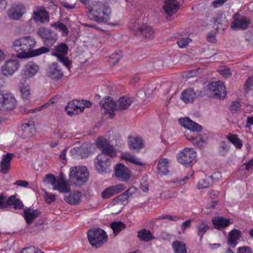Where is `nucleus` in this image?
<instances>
[{
  "mask_svg": "<svg viewBox=\"0 0 253 253\" xmlns=\"http://www.w3.org/2000/svg\"><path fill=\"white\" fill-rule=\"evenodd\" d=\"M13 206L15 209L21 210L23 208L24 205L21 200L16 199L15 196H11L8 198L3 194H0V208L5 209L8 206Z\"/></svg>",
  "mask_w": 253,
  "mask_h": 253,
  "instance_id": "nucleus-9",
  "label": "nucleus"
},
{
  "mask_svg": "<svg viewBox=\"0 0 253 253\" xmlns=\"http://www.w3.org/2000/svg\"><path fill=\"white\" fill-rule=\"evenodd\" d=\"M88 176L89 173L85 167L76 166L70 169V181L76 185L83 184L87 180Z\"/></svg>",
  "mask_w": 253,
  "mask_h": 253,
  "instance_id": "nucleus-4",
  "label": "nucleus"
},
{
  "mask_svg": "<svg viewBox=\"0 0 253 253\" xmlns=\"http://www.w3.org/2000/svg\"><path fill=\"white\" fill-rule=\"evenodd\" d=\"M87 17L98 23H106L110 19L111 10L107 3L94 1L86 7Z\"/></svg>",
  "mask_w": 253,
  "mask_h": 253,
  "instance_id": "nucleus-2",
  "label": "nucleus"
},
{
  "mask_svg": "<svg viewBox=\"0 0 253 253\" xmlns=\"http://www.w3.org/2000/svg\"><path fill=\"white\" fill-rule=\"evenodd\" d=\"M24 213L25 219L28 224H31L39 214V212L37 210L32 209L25 210Z\"/></svg>",
  "mask_w": 253,
  "mask_h": 253,
  "instance_id": "nucleus-34",
  "label": "nucleus"
},
{
  "mask_svg": "<svg viewBox=\"0 0 253 253\" xmlns=\"http://www.w3.org/2000/svg\"><path fill=\"white\" fill-rule=\"evenodd\" d=\"M44 199L47 203L51 204L55 200V196L54 194H50L48 192H45Z\"/></svg>",
  "mask_w": 253,
  "mask_h": 253,
  "instance_id": "nucleus-56",
  "label": "nucleus"
},
{
  "mask_svg": "<svg viewBox=\"0 0 253 253\" xmlns=\"http://www.w3.org/2000/svg\"><path fill=\"white\" fill-rule=\"evenodd\" d=\"M253 88V80H246L244 85V89L246 92L252 90Z\"/></svg>",
  "mask_w": 253,
  "mask_h": 253,
  "instance_id": "nucleus-58",
  "label": "nucleus"
},
{
  "mask_svg": "<svg viewBox=\"0 0 253 253\" xmlns=\"http://www.w3.org/2000/svg\"><path fill=\"white\" fill-rule=\"evenodd\" d=\"M227 0H215L212 2V5L214 7L217 8L222 6L225 3Z\"/></svg>",
  "mask_w": 253,
  "mask_h": 253,
  "instance_id": "nucleus-63",
  "label": "nucleus"
},
{
  "mask_svg": "<svg viewBox=\"0 0 253 253\" xmlns=\"http://www.w3.org/2000/svg\"><path fill=\"white\" fill-rule=\"evenodd\" d=\"M136 22V20H132L129 23V27L135 31V36L149 39L154 38L155 32L151 27L143 25L137 27Z\"/></svg>",
  "mask_w": 253,
  "mask_h": 253,
  "instance_id": "nucleus-6",
  "label": "nucleus"
},
{
  "mask_svg": "<svg viewBox=\"0 0 253 253\" xmlns=\"http://www.w3.org/2000/svg\"><path fill=\"white\" fill-rule=\"evenodd\" d=\"M82 194L80 192L70 193L68 196H65L64 200L72 205H78L81 201Z\"/></svg>",
  "mask_w": 253,
  "mask_h": 253,
  "instance_id": "nucleus-31",
  "label": "nucleus"
},
{
  "mask_svg": "<svg viewBox=\"0 0 253 253\" xmlns=\"http://www.w3.org/2000/svg\"><path fill=\"white\" fill-rule=\"evenodd\" d=\"M199 69L183 72L181 73V77L183 79H189L195 77L199 75Z\"/></svg>",
  "mask_w": 253,
  "mask_h": 253,
  "instance_id": "nucleus-49",
  "label": "nucleus"
},
{
  "mask_svg": "<svg viewBox=\"0 0 253 253\" xmlns=\"http://www.w3.org/2000/svg\"><path fill=\"white\" fill-rule=\"evenodd\" d=\"M25 12V7L20 2L14 3L12 4V9L8 12L9 17L13 20L20 19Z\"/></svg>",
  "mask_w": 253,
  "mask_h": 253,
  "instance_id": "nucleus-17",
  "label": "nucleus"
},
{
  "mask_svg": "<svg viewBox=\"0 0 253 253\" xmlns=\"http://www.w3.org/2000/svg\"><path fill=\"white\" fill-rule=\"evenodd\" d=\"M220 174L219 173H214L212 175L206 177L205 178L199 180L197 188L198 189H204L209 187L212 184V181L214 177H220Z\"/></svg>",
  "mask_w": 253,
  "mask_h": 253,
  "instance_id": "nucleus-30",
  "label": "nucleus"
},
{
  "mask_svg": "<svg viewBox=\"0 0 253 253\" xmlns=\"http://www.w3.org/2000/svg\"><path fill=\"white\" fill-rule=\"evenodd\" d=\"M70 153L74 156H80L82 158L85 157L87 155V150L83 147L73 148L70 150Z\"/></svg>",
  "mask_w": 253,
  "mask_h": 253,
  "instance_id": "nucleus-44",
  "label": "nucleus"
},
{
  "mask_svg": "<svg viewBox=\"0 0 253 253\" xmlns=\"http://www.w3.org/2000/svg\"><path fill=\"white\" fill-rule=\"evenodd\" d=\"M209 229L208 224L206 221L200 222L197 226V235L202 239L204 234Z\"/></svg>",
  "mask_w": 253,
  "mask_h": 253,
  "instance_id": "nucleus-42",
  "label": "nucleus"
},
{
  "mask_svg": "<svg viewBox=\"0 0 253 253\" xmlns=\"http://www.w3.org/2000/svg\"><path fill=\"white\" fill-rule=\"evenodd\" d=\"M23 43V37H21L14 41L12 49L17 53V54H24Z\"/></svg>",
  "mask_w": 253,
  "mask_h": 253,
  "instance_id": "nucleus-39",
  "label": "nucleus"
},
{
  "mask_svg": "<svg viewBox=\"0 0 253 253\" xmlns=\"http://www.w3.org/2000/svg\"><path fill=\"white\" fill-rule=\"evenodd\" d=\"M115 194H118L125 190L126 186L123 184H118L112 186Z\"/></svg>",
  "mask_w": 253,
  "mask_h": 253,
  "instance_id": "nucleus-57",
  "label": "nucleus"
},
{
  "mask_svg": "<svg viewBox=\"0 0 253 253\" xmlns=\"http://www.w3.org/2000/svg\"><path fill=\"white\" fill-rule=\"evenodd\" d=\"M87 235L90 244L96 248L101 247L108 239L106 232L100 228H92L89 230Z\"/></svg>",
  "mask_w": 253,
  "mask_h": 253,
  "instance_id": "nucleus-5",
  "label": "nucleus"
},
{
  "mask_svg": "<svg viewBox=\"0 0 253 253\" xmlns=\"http://www.w3.org/2000/svg\"><path fill=\"white\" fill-rule=\"evenodd\" d=\"M49 51V49L45 46H42L38 49H33L32 50V54L30 55V57H32L36 56H38L41 54L45 53Z\"/></svg>",
  "mask_w": 253,
  "mask_h": 253,
  "instance_id": "nucleus-51",
  "label": "nucleus"
},
{
  "mask_svg": "<svg viewBox=\"0 0 253 253\" xmlns=\"http://www.w3.org/2000/svg\"><path fill=\"white\" fill-rule=\"evenodd\" d=\"M128 144L131 150H139L144 147L142 139L137 136H129L128 138Z\"/></svg>",
  "mask_w": 253,
  "mask_h": 253,
  "instance_id": "nucleus-25",
  "label": "nucleus"
},
{
  "mask_svg": "<svg viewBox=\"0 0 253 253\" xmlns=\"http://www.w3.org/2000/svg\"><path fill=\"white\" fill-rule=\"evenodd\" d=\"M196 97V94L192 88H188L183 90L180 98L185 103H192Z\"/></svg>",
  "mask_w": 253,
  "mask_h": 253,
  "instance_id": "nucleus-26",
  "label": "nucleus"
},
{
  "mask_svg": "<svg viewBox=\"0 0 253 253\" xmlns=\"http://www.w3.org/2000/svg\"><path fill=\"white\" fill-rule=\"evenodd\" d=\"M192 41L189 38H181L177 41L176 43L180 48H184Z\"/></svg>",
  "mask_w": 253,
  "mask_h": 253,
  "instance_id": "nucleus-53",
  "label": "nucleus"
},
{
  "mask_svg": "<svg viewBox=\"0 0 253 253\" xmlns=\"http://www.w3.org/2000/svg\"><path fill=\"white\" fill-rule=\"evenodd\" d=\"M136 191V188L134 186H131L124 193L127 196V197L129 198Z\"/></svg>",
  "mask_w": 253,
  "mask_h": 253,
  "instance_id": "nucleus-61",
  "label": "nucleus"
},
{
  "mask_svg": "<svg viewBox=\"0 0 253 253\" xmlns=\"http://www.w3.org/2000/svg\"><path fill=\"white\" fill-rule=\"evenodd\" d=\"M230 146V145L229 142L222 141L218 146V154L221 156H226L229 151Z\"/></svg>",
  "mask_w": 253,
  "mask_h": 253,
  "instance_id": "nucleus-41",
  "label": "nucleus"
},
{
  "mask_svg": "<svg viewBox=\"0 0 253 253\" xmlns=\"http://www.w3.org/2000/svg\"><path fill=\"white\" fill-rule=\"evenodd\" d=\"M132 99L130 97L124 96L121 97L118 101L117 109L124 110L126 109L131 104Z\"/></svg>",
  "mask_w": 253,
  "mask_h": 253,
  "instance_id": "nucleus-35",
  "label": "nucleus"
},
{
  "mask_svg": "<svg viewBox=\"0 0 253 253\" xmlns=\"http://www.w3.org/2000/svg\"><path fill=\"white\" fill-rule=\"evenodd\" d=\"M110 226L115 235L126 228V225L121 221L113 222L111 223Z\"/></svg>",
  "mask_w": 253,
  "mask_h": 253,
  "instance_id": "nucleus-47",
  "label": "nucleus"
},
{
  "mask_svg": "<svg viewBox=\"0 0 253 253\" xmlns=\"http://www.w3.org/2000/svg\"><path fill=\"white\" fill-rule=\"evenodd\" d=\"M34 19L35 21H39L41 23L48 22L49 17L47 12L44 9H40L34 13Z\"/></svg>",
  "mask_w": 253,
  "mask_h": 253,
  "instance_id": "nucleus-33",
  "label": "nucleus"
},
{
  "mask_svg": "<svg viewBox=\"0 0 253 253\" xmlns=\"http://www.w3.org/2000/svg\"><path fill=\"white\" fill-rule=\"evenodd\" d=\"M237 253H253V252L249 247H241L238 248Z\"/></svg>",
  "mask_w": 253,
  "mask_h": 253,
  "instance_id": "nucleus-59",
  "label": "nucleus"
},
{
  "mask_svg": "<svg viewBox=\"0 0 253 253\" xmlns=\"http://www.w3.org/2000/svg\"><path fill=\"white\" fill-rule=\"evenodd\" d=\"M49 77L52 79H60L63 78V74L58 69L56 64H53L49 69Z\"/></svg>",
  "mask_w": 253,
  "mask_h": 253,
  "instance_id": "nucleus-36",
  "label": "nucleus"
},
{
  "mask_svg": "<svg viewBox=\"0 0 253 253\" xmlns=\"http://www.w3.org/2000/svg\"><path fill=\"white\" fill-rule=\"evenodd\" d=\"M51 54L52 56H55L57 58L58 60L62 63L65 66H66L68 69H69L72 65V62L66 56H62L59 55L56 52H52Z\"/></svg>",
  "mask_w": 253,
  "mask_h": 253,
  "instance_id": "nucleus-46",
  "label": "nucleus"
},
{
  "mask_svg": "<svg viewBox=\"0 0 253 253\" xmlns=\"http://www.w3.org/2000/svg\"><path fill=\"white\" fill-rule=\"evenodd\" d=\"M121 158L126 162L136 165L139 166H143L145 164L141 162L140 159L131 155L129 152H123L121 154Z\"/></svg>",
  "mask_w": 253,
  "mask_h": 253,
  "instance_id": "nucleus-27",
  "label": "nucleus"
},
{
  "mask_svg": "<svg viewBox=\"0 0 253 253\" xmlns=\"http://www.w3.org/2000/svg\"><path fill=\"white\" fill-rule=\"evenodd\" d=\"M23 37L24 54H16V56L18 58L30 57V55L32 54L33 49L36 44V41L32 37L26 36Z\"/></svg>",
  "mask_w": 253,
  "mask_h": 253,
  "instance_id": "nucleus-13",
  "label": "nucleus"
},
{
  "mask_svg": "<svg viewBox=\"0 0 253 253\" xmlns=\"http://www.w3.org/2000/svg\"><path fill=\"white\" fill-rule=\"evenodd\" d=\"M170 161L167 158H161L158 163V172L162 174H166L169 171L168 168L169 166Z\"/></svg>",
  "mask_w": 253,
  "mask_h": 253,
  "instance_id": "nucleus-32",
  "label": "nucleus"
},
{
  "mask_svg": "<svg viewBox=\"0 0 253 253\" xmlns=\"http://www.w3.org/2000/svg\"><path fill=\"white\" fill-rule=\"evenodd\" d=\"M172 248L174 253H187L185 244L179 241L173 242Z\"/></svg>",
  "mask_w": 253,
  "mask_h": 253,
  "instance_id": "nucleus-43",
  "label": "nucleus"
},
{
  "mask_svg": "<svg viewBox=\"0 0 253 253\" xmlns=\"http://www.w3.org/2000/svg\"><path fill=\"white\" fill-rule=\"evenodd\" d=\"M212 223L214 228L218 230L224 229L230 224L229 219L220 216L214 217L212 219Z\"/></svg>",
  "mask_w": 253,
  "mask_h": 253,
  "instance_id": "nucleus-24",
  "label": "nucleus"
},
{
  "mask_svg": "<svg viewBox=\"0 0 253 253\" xmlns=\"http://www.w3.org/2000/svg\"><path fill=\"white\" fill-rule=\"evenodd\" d=\"M166 18L168 20L173 15L179 8V4L177 0H165L163 6Z\"/></svg>",
  "mask_w": 253,
  "mask_h": 253,
  "instance_id": "nucleus-14",
  "label": "nucleus"
},
{
  "mask_svg": "<svg viewBox=\"0 0 253 253\" xmlns=\"http://www.w3.org/2000/svg\"><path fill=\"white\" fill-rule=\"evenodd\" d=\"M81 103H83V102H80L78 100L70 101L65 107L67 114L72 116L83 112L84 108L81 106Z\"/></svg>",
  "mask_w": 253,
  "mask_h": 253,
  "instance_id": "nucleus-19",
  "label": "nucleus"
},
{
  "mask_svg": "<svg viewBox=\"0 0 253 253\" xmlns=\"http://www.w3.org/2000/svg\"><path fill=\"white\" fill-rule=\"evenodd\" d=\"M19 61L17 59L7 60L1 67V72L5 76H11L19 68Z\"/></svg>",
  "mask_w": 253,
  "mask_h": 253,
  "instance_id": "nucleus-15",
  "label": "nucleus"
},
{
  "mask_svg": "<svg viewBox=\"0 0 253 253\" xmlns=\"http://www.w3.org/2000/svg\"><path fill=\"white\" fill-rule=\"evenodd\" d=\"M38 34L42 40L44 44L48 47L52 46L57 40L55 32L45 28H40Z\"/></svg>",
  "mask_w": 253,
  "mask_h": 253,
  "instance_id": "nucleus-10",
  "label": "nucleus"
},
{
  "mask_svg": "<svg viewBox=\"0 0 253 253\" xmlns=\"http://www.w3.org/2000/svg\"><path fill=\"white\" fill-rule=\"evenodd\" d=\"M226 137L236 149H240L242 147V141L236 134H228Z\"/></svg>",
  "mask_w": 253,
  "mask_h": 253,
  "instance_id": "nucleus-40",
  "label": "nucleus"
},
{
  "mask_svg": "<svg viewBox=\"0 0 253 253\" xmlns=\"http://www.w3.org/2000/svg\"><path fill=\"white\" fill-rule=\"evenodd\" d=\"M100 105L103 113L109 115L112 119L115 115V111L117 109L115 102L111 97H106L100 101Z\"/></svg>",
  "mask_w": 253,
  "mask_h": 253,
  "instance_id": "nucleus-12",
  "label": "nucleus"
},
{
  "mask_svg": "<svg viewBox=\"0 0 253 253\" xmlns=\"http://www.w3.org/2000/svg\"><path fill=\"white\" fill-rule=\"evenodd\" d=\"M39 70V67L37 64L33 62H29L23 67L21 74L26 78H30L33 77Z\"/></svg>",
  "mask_w": 253,
  "mask_h": 253,
  "instance_id": "nucleus-18",
  "label": "nucleus"
},
{
  "mask_svg": "<svg viewBox=\"0 0 253 253\" xmlns=\"http://www.w3.org/2000/svg\"><path fill=\"white\" fill-rule=\"evenodd\" d=\"M218 72L220 75L225 78H229L230 76L231 75L230 69L227 67H225L223 69L219 70Z\"/></svg>",
  "mask_w": 253,
  "mask_h": 253,
  "instance_id": "nucleus-54",
  "label": "nucleus"
},
{
  "mask_svg": "<svg viewBox=\"0 0 253 253\" xmlns=\"http://www.w3.org/2000/svg\"><path fill=\"white\" fill-rule=\"evenodd\" d=\"M14 185H16L21 187H26L28 185V182L25 180H18L16 181Z\"/></svg>",
  "mask_w": 253,
  "mask_h": 253,
  "instance_id": "nucleus-64",
  "label": "nucleus"
},
{
  "mask_svg": "<svg viewBox=\"0 0 253 253\" xmlns=\"http://www.w3.org/2000/svg\"><path fill=\"white\" fill-rule=\"evenodd\" d=\"M177 161L185 167H189L196 162V152L193 148H185L176 156Z\"/></svg>",
  "mask_w": 253,
  "mask_h": 253,
  "instance_id": "nucleus-7",
  "label": "nucleus"
},
{
  "mask_svg": "<svg viewBox=\"0 0 253 253\" xmlns=\"http://www.w3.org/2000/svg\"><path fill=\"white\" fill-rule=\"evenodd\" d=\"M14 156V154L7 153L2 156L0 162V172L2 174H7L10 170L11 161Z\"/></svg>",
  "mask_w": 253,
  "mask_h": 253,
  "instance_id": "nucleus-20",
  "label": "nucleus"
},
{
  "mask_svg": "<svg viewBox=\"0 0 253 253\" xmlns=\"http://www.w3.org/2000/svg\"><path fill=\"white\" fill-rule=\"evenodd\" d=\"M96 143L97 146L101 149L102 153L98 155L96 157L97 161L94 162L95 167L99 172L106 173L109 171V169L111 164L108 157H116V151L106 139L102 137L97 138Z\"/></svg>",
  "mask_w": 253,
  "mask_h": 253,
  "instance_id": "nucleus-1",
  "label": "nucleus"
},
{
  "mask_svg": "<svg viewBox=\"0 0 253 253\" xmlns=\"http://www.w3.org/2000/svg\"><path fill=\"white\" fill-rule=\"evenodd\" d=\"M19 88L22 98L25 99H28L30 94V89L25 80L20 83Z\"/></svg>",
  "mask_w": 253,
  "mask_h": 253,
  "instance_id": "nucleus-37",
  "label": "nucleus"
},
{
  "mask_svg": "<svg viewBox=\"0 0 253 253\" xmlns=\"http://www.w3.org/2000/svg\"><path fill=\"white\" fill-rule=\"evenodd\" d=\"M200 131H195L193 134L191 135L188 137L189 140L194 145L197 147H201L203 144L207 141V138L202 137L198 134Z\"/></svg>",
  "mask_w": 253,
  "mask_h": 253,
  "instance_id": "nucleus-28",
  "label": "nucleus"
},
{
  "mask_svg": "<svg viewBox=\"0 0 253 253\" xmlns=\"http://www.w3.org/2000/svg\"><path fill=\"white\" fill-rule=\"evenodd\" d=\"M55 52L62 56H66L69 50L68 46L65 43L62 42L54 46Z\"/></svg>",
  "mask_w": 253,
  "mask_h": 253,
  "instance_id": "nucleus-45",
  "label": "nucleus"
},
{
  "mask_svg": "<svg viewBox=\"0 0 253 253\" xmlns=\"http://www.w3.org/2000/svg\"><path fill=\"white\" fill-rule=\"evenodd\" d=\"M122 57V52L121 51L112 53L109 57L108 61L111 65H114L117 63Z\"/></svg>",
  "mask_w": 253,
  "mask_h": 253,
  "instance_id": "nucleus-48",
  "label": "nucleus"
},
{
  "mask_svg": "<svg viewBox=\"0 0 253 253\" xmlns=\"http://www.w3.org/2000/svg\"><path fill=\"white\" fill-rule=\"evenodd\" d=\"M51 27L54 28L55 29H58L60 31L62 32L63 35H67L68 33V30L66 26L60 22H55L51 24Z\"/></svg>",
  "mask_w": 253,
  "mask_h": 253,
  "instance_id": "nucleus-50",
  "label": "nucleus"
},
{
  "mask_svg": "<svg viewBox=\"0 0 253 253\" xmlns=\"http://www.w3.org/2000/svg\"><path fill=\"white\" fill-rule=\"evenodd\" d=\"M115 176L119 180L126 182L130 177L131 171L123 164H119L115 168Z\"/></svg>",
  "mask_w": 253,
  "mask_h": 253,
  "instance_id": "nucleus-16",
  "label": "nucleus"
},
{
  "mask_svg": "<svg viewBox=\"0 0 253 253\" xmlns=\"http://www.w3.org/2000/svg\"><path fill=\"white\" fill-rule=\"evenodd\" d=\"M241 238V232L240 230L233 229L229 233L228 244L230 246L234 247Z\"/></svg>",
  "mask_w": 253,
  "mask_h": 253,
  "instance_id": "nucleus-29",
  "label": "nucleus"
},
{
  "mask_svg": "<svg viewBox=\"0 0 253 253\" xmlns=\"http://www.w3.org/2000/svg\"><path fill=\"white\" fill-rule=\"evenodd\" d=\"M205 91L207 95L219 99H225L227 93L224 82L221 80L206 82Z\"/></svg>",
  "mask_w": 253,
  "mask_h": 253,
  "instance_id": "nucleus-3",
  "label": "nucleus"
},
{
  "mask_svg": "<svg viewBox=\"0 0 253 253\" xmlns=\"http://www.w3.org/2000/svg\"><path fill=\"white\" fill-rule=\"evenodd\" d=\"M54 190H57L60 193H66L70 191V186L68 182L62 178H59L53 183Z\"/></svg>",
  "mask_w": 253,
  "mask_h": 253,
  "instance_id": "nucleus-23",
  "label": "nucleus"
},
{
  "mask_svg": "<svg viewBox=\"0 0 253 253\" xmlns=\"http://www.w3.org/2000/svg\"><path fill=\"white\" fill-rule=\"evenodd\" d=\"M0 84V87L2 86ZM16 100L13 94L10 92L5 93L0 92V110H11L16 106Z\"/></svg>",
  "mask_w": 253,
  "mask_h": 253,
  "instance_id": "nucleus-11",
  "label": "nucleus"
},
{
  "mask_svg": "<svg viewBox=\"0 0 253 253\" xmlns=\"http://www.w3.org/2000/svg\"><path fill=\"white\" fill-rule=\"evenodd\" d=\"M22 136L25 139L32 137L36 133V128L33 122L29 121L22 126Z\"/></svg>",
  "mask_w": 253,
  "mask_h": 253,
  "instance_id": "nucleus-22",
  "label": "nucleus"
},
{
  "mask_svg": "<svg viewBox=\"0 0 253 253\" xmlns=\"http://www.w3.org/2000/svg\"><path fill=\"white\" fill-rule=\"evenodd\" d=\"M240 108V103L237 101H234L230 106L229 109L233 113H235Z\"/></svg>",
  "mask_w": 253,
  "mask_h": 253,
  "instance_id": "nucleus-55",
  "label": "nucleus"
},
{
  "mask_svg": "<svg viewBox=\"0 0 253 253\" xmlns=\"http://www.w3.org/2000/svg\"><path fill=\"white\" fill-rule=\"evenodd\" d=\"M115 194L112 186L105 189L101 193V197L103 199H108L114 196Z\"/></svg>",
  "mask_w": 253,
  "mask_h": 253,
  "instance_id": "nucleus-52",
  "label": "nucleus"
},
{
  "mask_svg": "<svg viewBox=\"0 0 253 253\" xmlns=\"http://www.w3.org/2000/svg\"><path fill=\"white\" fill-rule=\"evenodd\" d=\"M44 180L45 181H49L53 186V183L54 181H56L54 175L52 174H47L45 175Z\"/></svg>",
  "mask_w": 253,
  "mask_h": 253,
  "instance_id": "nucleus-62",
  "label": "nucleus"
},
{
  "mask_svg": "<svg viewBox=\"0 0 253 253\" xmlns=\"http://www.w3.org/2000/svg\"><path fill=\"white\" fill-rule=\"evenodd\" d=\"M178 123L183 127L188 130L185 132V136L187 139L189 135L193 134L195 131H201L202 126L196 123L189 117L181 118L178 120Z\"/></svg>",
  "mask_w": 253,
  "mask_h": 253,
  "instance_id": "nucleus-8",
  "label": "nucleus"
},
{
  "mask_svg": "<svg viewBox=\"0 0 253 253\" xmlns=\"http://www.w3.org/2000/svg\"><path fill=\"white\" fill-rule=\"evenodd\" d=\"M250 23V20L246 17L236 15L231 24L232 29H246Z\"/></svg>",
  "mask_w": 253,
  "mask_h": 253,
  "instance_id": "nucleus-21",
  "label": "nucleus"
},
{
  "mask_svg": "<svg viewBox=\"0 0 253 253\" xmlns=\"http://www.w3.org/2000/svg\"><path fill=\"white\" fill-rule=\"evenodd\" d=\"M138 237L140 240L144 242H149L154 239V237L151 232L145 229H142L138 232Z\"/></svg>",
  "mask_w": 253,
  "mask_h": 253,
  "instance_id": "nucleus-38",
  "label": "nucleus"
},
{
  "mask_svg": "<svg viewBox=\"0 0 253 253\" xmlns=\"http://www.w3.org/2000/svg\"><path fill=\"white\" fill-rule=\"evenodd\" d=\"M128 199V198L127 197V196L123 193L117 198V200L121 202L122 204H124L125 203L127 202Z\"/></svg>",
  "mask_w": 253,
  "mask_h": 253,
  "instance_id": "nucleus-60",
  "label": "nucleus"
}]
</instances>
